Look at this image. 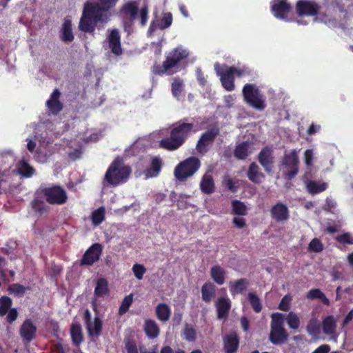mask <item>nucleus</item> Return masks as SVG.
<instances>
[{
	"label": "nucleus",
	"instance_id": "680f3d73",
	"mask_svg": "<svg viewBox=\"0 0 353 353\" xmlns=\"http://www.w3.org/2000/svg\"><path fill=\"white\" fill-rule=\"evenodd\" d=\"M305 163L307 166L312 164L313 161V151L312 150H306L304 153Z\"/></svg>",
	"mask_w": 353,
	"mask_h": 353
},
{
	"label": "nucleus",
	"instance_id": "bf43d9fd",
	"mask_svg": "<svg viewBox=\"0 0 353 353\" xmlns=\"http://www.w3.org/2000/svg\"><path fill=\"white\" fill-rule=\"evenodd\" d=\"M18 316L19 313L17 310L16 308H12L6 314V321L9 324H12V323L17 320Z\"/></svg>",
	"mask_w": 353,
	"mask_h": 353
},
{
	"label": "nucleus",
	"instance_id": "f257e3e1",
	"mask_svg": "<svg viewBox=\"0 0 353 353\" xmlns=\"http://www.w3.org/2000/svg\"><path fill=\"white\" fill-rule=\"evenodd\" d=\"M119 0H89L85 3L79 28L83 32L92 33L98 23H106L110 18L109 11Z\"/></svg>",
	"mask_w": 353,
	"mask_h": 353
},
{
	"label": "nucleus",
	"instance_id": "ea45409f",
	"mask_svg": "<svg viewBox=\"0 0 353 353\" xmlns=\"http://www.w3.org/2000/svg\"><path fill=\"white\" fill-rule=\"evenodd\" d=\"M31 207L34 212L39 214V215H42L43 213H46L48 211L49 207L46 205V203L39 199H34L31 201Z\"/></svg>",
	"mask_w": 353,
	"mask_h": 353
},
{
	"label": "nucleus",
	"instance_id": "4d7b16f0",
	"mask_svg": "<svg viewBox=\"0 0 353 353\" xmlns=\"http://www.w3.org/2000/svg\"><path fill=\"white\" fill-rule=\"evenodd\" d=\"M172 22V14L171 12H167L163 14L160 23L161 29H166L170 27Z\"/></svg>",
	"mask_w": 353,
	"mask_h": 353
},
{
	"label": "nucleus",
	"instance_id": "a19ab883",
	"mask_svg": "<svg viewBox=\"0 0 353 353\" xmlns=\"http://www.w3.org/2000/svg\"><path fill=\"white\" fill-rule=\"evenodd\" d=\"M34 169L27 162L22 161L18 168V172L23 178H30L34 173Z\"/></svg>",
	"mask_w": 353,
	"mask_h": 353
},
{
	"label": "nucleus",
	"instance_id": "338daca9",
	"mask_svg": "<svg viewBox=\"0 0 353 353\" xmlns=\"http://www.w3.org/2000/svg\"><path fill=\"white\" fill-rule=\"evenodd\" d=\"M330 350L329 345L323 344L318 347L312 353H328Z\"/></svg>",
	"mask_w": 353,
	"mask_h": 353
},
{
	"label": "nucleus",
	"instance_id": "ddd939ff",
	"mask_svg": "<svg viewBox=\"0 0 353 353\" xmlns=\"http://www.w3.org/2000/svg\"><path fill=\"white\" fill-rule=\"evenodd\" d=\"M276 315V314L272 315L273 321L269 338L272 343L279 345L283 343L287 339L288 335L283 327L282 321L281 319H275Z\"/></svg>",
	"mask_w": 353,
	"mask_h": 353
},
{
	"label": "nucleus",
	"instance_id": "58836bf2",
	"mask_svg": "<svg viewBox=\"0 0 353 353\" xmlns=\"http://www.w3.org/2000/svg\"><path fill=\"white\" fill-rule=\"evenodd\" d=\"M323 331L326 334H332L336 330V321L333 316L325 317L322 323Z\"/></svg>",
	"mask_w": 353,
	"mask_h": 353
},
{
	"label": "nucleus",
	"instance_id": "f03ea898",
	"mask_svg": "<svg viewBox=\"0 0 353 353\" xmlns=\"http://www.w3.org/2000/svg\"><path fill=\"white\" fill-rule=\"evenodd\" d=\"M188 119H183L173 125L170 130V136L163 138L159 141L160 148L168 151H174L181 147L194 132V125L188 123Z\"/></svg>",
	"mask_w": 353,
	"mask_h": 353
},
{
	"label": "nucleus",
	"instance_id": "6e6552de",
	"mask_svg": "<svg viewBox=\"0 0 353 353\" xmlns=\"http://www.w3.org/2000/svg\"><path fill=\"white\" fill-rule=\"evenodd\" d=\"M201 167L200 160L190 157L180 162L174 169V176L179 181H184L192 176Z\"/></svg>",
	"mask_w": 353,
	"mask_h": 353
},
{
	"label": "nucleus",
	"instance_id": "864d4df0",
	"mask_svg": "<svg viewBox=\"0 0 353 353\" xmlns=\"http://www.w3.org/2000/svg\"><path fill=\"white\" fill-rule=\"evenodd\" d=\"M124 343L127 353H139L137 343L133 339H125Z\"/></svg>",
	"mask_w": 353,
	"mask_h": 353
},
{
	"label": "nucleus",
	"instance_id": "a211bd4d",
	"mask_svg": "<svg viewBox=\"0 0 353 353\" xmlns=\"http://www.w3.org/2000/svg\"><path fill=\"white\" fill-rule=\"evenodd\" d=\"M217 318L227 319L231 308V301L228 297L221 296L215 302Z\"/></svg>",
	"mask_w": 353,
	"mask_h": 353
},
{
	"label": "nucleus",
	"instance_id": "603ef678",
	"mask_svg": "<svg viewBox=\"0 0 353 353\" xmlns=\"http://www.w3.org/2000/svg\"><path fill=\"white\" fill-rule=\"evenodd\" d=\"M338 243L344 245H353V236L350 232H345L336 237Z\"/></svg>",
	"mask_w": 353,
	"mask_h": 353
},
{
	"label": "nucleus",
	"instance_id": "49530a36",
	"mask_svg": "<svg viewBox=\"0 0 353 353\" xmlns=\"http://www.w3.org/2000/svg\"><path fill=\"white\" fill-rule=\"evenodd\" d=\"M183 334L184 336V339L188 341L193 342L196 340V330L190 324L185 323L183 330Z\"/></svg>",
	"mask_w": 353,
	"mask_h": 353
},
{
	"label": "nucleus",
	"instance_id": "1a4fd4ad",
	"mask_svg": "<svg viewBox=\"0 0 353 353\" xmlns=\"http://www.w3.org/2000/svg\"><path fill=\"white\" fill-rule=\"evenodd\" d=\"M243 95L245 101L256 110L265 109V99L254 84L246 83L243 88Z\"/></svg>",
	"mask_w": 353,
	"mask_h": 353
},
{
	"label": "nucleus",
	"instance_id": "9b49d317",
	"mask_svg": "<svg viewBox=\"0 0 353 353\" xmlns=\"http://www.w3.org/2000/svg\"><path fill=\"white\" fill-rule=\"evenodd\" d=\"M219 134V128L213 126L203 132L196 145V151L200 154H205L208 151V147L214 141Z\"/></svg>",
	"mask_w": 353,
	"mask_h": 353
},
{
	"label": "nucleus",
	"instance_id": "f704fd0d",
	"mask_svg": "<svg viewBox=\"0 0 353 353\" xmlns=\"http://www.w3.org/2000/svg\"><path fill=\"white\" fill-rule=\"evenodd\" d=\"M250 144L248 141H243L238 144L234 149V155L239 160H245L248 156Z\"/></svg>",
	"mask_w": 353,
	"mask_h": 353
},
{
	"label": "nucleus",
	"instance_id": "e2e57ef3",
	"mask_svg": "<svg viewBox=\"0 0 353 353\" xmlns=\"http://www.w3.org/2000/svg\"><path fill=\"white\" fill-rule=\"evenodd\" d=\"M235 100L234 94H228L224 97L225 106L228 108H230L233 106Z\"/></svg>",
	"mask_w": 353,
	"mask_h": 353
},
{
	"label": "nucleus",
	"instance_id": "412c9836",
	"mask_svg": "<svg viewBox=\"0 0 353 353\" xmlns=\"http://www.w3.org/2000/svg\"><path fill=\"white\" fill-rule=\"evenodd\" d=\"M61 92L56 88L50 95V99L46 101V105L53 114H57L63 109V104L59 101Z\"/></svg>",
	"mask_w": 353,
	"mask_h": 353
},
{
	"label": "nucleus",
	"instance_id": "09e8293b",
	"mask_svg": "<svg viewBox=\"0 0 353 353\" xmlns=\"http://www.w3.org/2000/svg\"><path fill=\"white\" fill-rule=\"evenodd\" d=\"M8 290L10 294H13L19 296H23L26 292V288L19 283L10 285Z\"/></svg>",
	"mask_w": 353,
	"mask_h": 353
},
{
	"label": "nucleus",
	"instance_id": "a18cd8bd",
	"mask_svg": "<svg viewBox=\"0 0 353 353\" xmlns=\"http://www.w3.org/2000/svg\"><path fill=\"white\" fill-rule=\"evenodd\" d=\"M105 208L100 207L92 213L91 220L94 225H99L105 219Z\"/></svg>",
	"mask_w": 353,
	"mask_h": 353
},
{
	"label": "nucleus",
	"instance_id": "b1692460",
	"mask_svg": "<svg viewBox=\"0 0 353 353\" xmlns=\"http://www.w3.org/2000/svg\"><path fill=\"white\" fill-rule=\"evenodd\" d=\"M143 331L150 339H154L160 334V327L157 323L151 319L145 320Z\"/></svg>",
	"mask_w": 353,
	"mask_h": 353
},
{
	"label": "nucleus",
	"instance_id": "f8f14e48",
	"mask_svg": "<svg viewBox=\"0 0 353 353\" xmlns=\"http://www.w3.org/2000/svg\"><path fill=\"white\" fill-rule=\"evenodd\" d=\"M214 70L216 74L220 77V81L222 86L227 91H232L235 88L234 77L232 74L228 66L226 65H221L219 63L214 64Z\"/></svg>",
	"mask_w": 353,
	"mask_h": 353
},
{
	"label": "nucleus",
	"instance_id": "20e7f679",
	"mask_svg": "<svg viewBox=\"0 0 353 353\" xmlns=\"http://www.w3.org/2000/svg\"><path fill=\"white\" fill-rule=\"evenodd\" d=\"M188 55V52L181 48H174L166 55L162 65H154L152 67V72L159 76L164 74H172L176 72L173 69L178 68L181 61L185 59Z\"/></svg>",
	"mask_w": 353,
	"mask_h": 353
},
{
	"label": "nucleus",
	"instance_id": "e433bc0d",
	"mask_svg": "<svg viewBox=\"0 0 353 353\" xmlns=\"http://www.w3.org/2000/svg\"><path fill=\"white\" fill-rule=\"evenodd\" d=\"M306 297L308 299L314 300L319 299L325 305H330V300L326 297L325 294L321 292L318 288H314L310 290L307 293Z\"/></svg>",
	"mask_w": 353,
	"mask_h": 353
},
{
	"label": "nucleus",
	"instance_id": "5fc2aeb1",
	"mask_svg": "<svg viewBox=\"0 0 353 353\" xmlns=\"http://www.w3.org/2000/svg\"><path fill=\"white\" fill-rule=\"evenodd\" d=\"M307 330L310 334L317 336L320 334V326L315 320L312 319L307 326Z\"/></svg>",
	"mask_w": 353,
	"mask_h": 353
},
{
	"label": "nucleus",
	"instance_id": "c85d7f7f",
	"mask_svg": "<svg viewBox=\"0 0 353 353\" xmlns=\"http://www.w3.org/2000/svg\"><path fill=\"white\" fill-rule=\"evenodd\" d=\"M70 336L73 345L79 346L83 341V336L81 326L78 323H72L70 327Z\"/></svg>",
	"mask_w": 353,
	"mask_h": 353
},
{
	"label": "nucleus",
	"instance_id": "72a5a7b5",
	"mask_svg": "<svg viewBox=\"0 0 353 353\" xmlns=\"http://www.w3.org/2000/svg\"><path fill=\"white\" fill-rule=\"evenodd\" d=\"M201 190L207 194H212L214 191V183L211 175H204L200 183Z\"/></svg>",
	"mask_w": 353,
	"mask_h": 353
},
{
	"label": "nucleus",
	"instance_id": "423d86ee",
	"mask_svg": "<svg viewBox=\"0 0 353 353\" xmlns=\"http://www.w3.org/2000/svg\"><path fill=\"white\" fill-rule=\"evenodd\" d=\"M299 160L296 150L285 152L280 161V168L283 171V176L287 181H291L299 172Z\"/></svg>",
	"mask_w": 353,
	"mask_h": 353
},
{
	"label": "nucleus",
	"instance_id": "37998d69",
	"mask_svg": "<svg viewBox=\"0 0 353 353\" xmlns=\"http://www.w3.org/2000/svg\"><path fill=\"white\" fill-rule=\"evenodd\" d=\"M232 213L238 216H245L248 214L247 207L243 202L239 200L232 201Z\"/></svg>",
	"mask_w": 353,
	"mask_h": 353
},
{
	"label": "nucleus",
	"instance_id": "cd10ccee",
	"mask_svg": "<svg viewBox=\"0 0 353 353\" xmlns=\"http://www.w3.org/2000/svg\"><path fill=\"white\" fill-rule=\"evenodd\" d=\"M170 307L163 303H159L155 307V315L157 319L161 322H166L170 319L171 315Z\"/></svg>",
	"mask_w": 353,
	"mask_h": 353
},
{
	"label": "nucleus",
	"instance_id": "39448f33",
	"mask_svg": "<svg viewBox=\"0 0 353 353\" xmlns=\"http://www.w3.org/2000/svg\"><path fill=\"white\" fill-rule=\"evenodd\" d=\"M132 170L129 165H125L120 157H117L109 165L105 180L112 186H117L127 181Z\"/></svg>",
	"mask_w": 353,
	"mask_h": 353
},
{
	"label": "nucleus",
	"instance_id": "473e14b6",
	"mask_svg": "<svg viewBox=\"0 0 353 353\" xmlns=\"http://www.w3.org/2000/svg\"><path fill=\"white\" fill-rule=\"evenodd\" d=\"M185 84L183 79L180 77H174L171 84V92L172 96L177 99H179L183 92Z\"/></svg>",
	"mask_w": 353,
	"mask_h": 353
},
{
	"label": "nucleus",
	"instance_id": "4468645a",
	"mask_svg": "<svg viewBox=\"0 0 353 353\" xmlns=\"http://www.w3.org/2000/svg\"><path fill=\"white\" fill-rule=\"evenodd\" d=\"M103 246L99 243H93L83 254L81 261V265H92L98 261L102 254Z\"/></svg>",
	"mask_w": 353,
	"mask_h": 353
},
{
	"label": "nucleus",
	"instance_id": "aec40b11",
	"mask_svg": "<svg viewBox=\"0 0 353 353\" xmlns=\"http://www.w3.org/2000/svg\"><path fill=\"white\" fill-rule=\"evenodd\" d=\"M270 214L272 218L277 222L287 221L290 217L289 210L287 205L281 202L272 207Z\"/></svg>",
	"mask_w": 353,
	"mask_h": 353
},
{
	"label": "nucleus",
	"instance_id": "4c0bfd02",
	"mask_svg": "<svg viewBox=\"0 0 353 353\" xmlns=\"http://www.w3.org/2000/svg\"><path fill=\"white\" fill-rule=\"evenodd\" d=\"M248 284L249 281L246 279H238L234 283H230V291L232 294L242 293Z\"/></svg>",
	"mask_w": 353,
	"mask_h": 353
},
{
	"label": "nucleus",
	"instance_id": "0eeeda50",
	"mask_svg": "<svg viewBox=\"0 0 353 353\" xmlns=\"http://www.w3.org/2000/svg\"><path fill=\"white\" fill-rule=\"evenodd\" d=\"M39 192L46 203L50 205L65 204L68 199L65 190L59 185L40 188Z\"/></svg>",
	"mask_w": 353,
	"mask_h": 353
},
{
	"label": "nucleus",
	"instance_id": "2eb2a0df",
	"mask_svg": "<svg viewBox=\"0 0 353 353\" xmlns=\"http://www.w3.org/2000/svg\"><path fill=\"white\" fill-rule=\"evenodd\" d=\"M257 160L266 173L270 174L272 172L274 157L273 150L271 148L268 146L263 148L257 156Z\"/></svg>",
	"mask_w": 353,
	"mask_h": 353
},
{
	"label": "nucleus",
	"instance_id": "774afa93",
	"mask_svg": "<svg viewBox=\"0 0 353 353\" xmlns=\"http://www.w3.org/2000/svg\"><path fill=\"white\" fill-rule=\"evenodd\" d=\"M230 71L232 72V74L234 76L236 75L239 77H241L244 75L245 72L243 70L239 69L234 66H230L229 67Z\"/></svg>",
	"mask_w": 353,
	"mask_h": 353
},
{
	"label": "nucleus",
	"instance_id": "6ab92c4d",
	"mask_svg": "<svg viewBox=\"0 0 353 353\" xmlns=\"http://www.w3.org/2000/svg\"><path fill=\"white\" fill-rule=\"evenodd\" d=\"M94 300L92 301L94 307H96V301L97 299H104L110 295L108 282L104 278H99L96 282L94 290Z\"/></svg>",
	"mask_w": 353,
	"mask_h": 353
},
{
	"label": "nucleus",
	"instance_id": "7ed1b4c3",
	"mask_svg": "<svg viewBox=\"0 0 353 353\" xmlns=\"http://www.w3.org/2000/svg\"><path fill=\"white\" fill-rule=\"evenodd\" d=\"M139 1L130 0L119 8V15L123 19L124 25L131 26L136 19L139 20L141 26H145L148 20L149 9L147 5L139 8Z\"/></svg>",
	"mask_w": 353,
	"mask_h": 353
},
{
	"label": "nucleus",
	"instance_id": "6e6d98bb",
	"mask_svg": "<svg viewBox=\"0 0 353 353\" xmlns=\"http://www.w3.org/2000/svg\"><path fill=\"white\" fill-rule=\"evenodd\" d=\"M291 301H292V297L290 295H289V294L285 295L282 298V299L279 305V309L280 310H282L284 312H288L290 308Z\"/></svg>",
	"mask_w": 353,
	"mask_h": 353
},
{
	"label": "nucleus",
	"instance_id": "0e129e2a",
	"mask_svg": "<svg viewBox=\"0 0 353 353\" xmlns=\"http://www.w3.org/2000/svg\"><path fill=\"white\" fill-rule=\"evenodd\" d=\"M225 186L232 192H236L238 189V186L235 185V183L230 178L225 181Z\"/></svg>",
	"mask_w": 353,
	"mask_h": 353
},
{
	"label": "nucleus",
	"instance_id": "69168bd1",
	"mask_svg": "<svg viewBox=\"0 0 353 353\" xmlns=\"http://www.w3.org/2000/svg\"><path fill=\"white\" fill-rule=\"evenodd\" d=\"M183 319V314L181 312H175L172 319L173 324L174 325H179L181 323Z\"/></svg>",
	"mask_w": 353,
	"mask_h": 353
},
{
	"label": "nucleus",
	"instance_id": "13d9d810",
	"mask_svg": "<svg viewBox=\"0 0 353 353\" xmlns=\"http://www.w3.org/2000/svg\"><path fill=\"white\" fill-rule=\"evenodd\" d=\"M309 249L315 252H319L323 250V245L319 239L314 238L309 243Z\"/></svg>",
	"mask_w": 353,
	"mask_h": 353
},
{
	"label": "nucleus",
	"instance_id": "393cba45",
	"mask_svg": "<svg viewBox=\"0 0 353 353\" xmlns=\"http://www.w3.org/2000/svg\"><path fill=\"white\" fill-rule=\"evenodd\" d=\"M239 345V339L236 334H227L223 338V348L226 353H235Z\"/></svg>",
	"mask_w": 353,
	"mask_h": 353
},
{
	"label": "nucleus",
	"instance_id": "4be33fe9",
	"mask_svg": "<svg viewBox=\"0 0 353 353\" xmlns=\"http://www.w3.org/2000/svg\"><path fill=\"white\" fill-rule=\"evenodd\" d=\"M246 175L248 179L255 184H260L265 177L256 162L250 164Z\"/></svg>",
	"mask_w": 353,
	"mask_h": 353
},
{
	"label": "nucleus",
	"instance_id": "f3484780",
	"mask_svg": "<svg viewBox=\"0 0 353 353\" xmlns=\"http://www.w3.org/2000/svg\"><path fill=\"white\" fill-rule=\"evenodd\" d=\"M37 331V326L33 323L31 319H26L19 329V334L23 341L26 343L31 342L34 339Z\"/></svg>",
	"mask_w": 353,
	"mask_h": 353
},
{
	"label": "nucleus",
	"instance_id": "c03bdc74",
	"mask_svg": "<svg viewBox=\"0 0 353 353\" xmlns=\"http://www.w3.org/2000/svg\"><path fill=\"white\" fill-rule=\"evenodd\" d=\"M12 301L7 296H3L0 298V316H4L8 312L12 309Z\"/></svg>",
	"mask_w": 353,
	"mask_h": 353
},
{
	"label": "nucleus",
	"instance_id": "c756f323",
	"mask_svg": "<svg viewBox=\"0 0 353 353\" xmlns=\"http://www.w3.org/2000/svg\"><path fill=\"white\" fill-rule=\"evenodd\" d=\"M212 280L219 285H223L225 280V271L220 265H214L210 270Z\"/></svg>",
	"mask_w": 353,
	"mask_h": 353
},
{
	"label": "nucleus",
	"instance_id": "9d476101",
	"mask_svg": "<svg viewBox=\"0 0 353 353\" xmlns=\"http://www.w3.org/2000/svg\"><path fill=\"white\" fill-rule=\"evenodd\" d=\"M295 8L299 17H314L319 14L321 7L314 0H299Z\"/></svg>",
	"mask_w": 353,
	"mask_h": 353
},
{
	"label": "nucleus",
	"instance_id": "c9c22d12",
	"mask_svg": "<svg viewBox=\"0 0 353 353\" xmlns=\"http://www.w3.org/2000/svg\"><path fill=\"white\" fill-rule=\"evenodd\" d=\"M102 321L100 318L98 316L95 317L94 322H91L86 326L88 334L90 336H95L96 337L99 336L102 331Z\"/></svg>",
	"mask_w": 353,
	"mask_h": 353
},
{
	"label": "nucleus",
	"instance_id": "5701e85b",
	"mask_svg": "<svg viewBox=\"0 0 353 353\" xmlns=\"http://www.w3.org/2000/svg\"><path fill=\"white\" fill-rule=\"evenodd\" d=\"M108 42L109 48L113 54L116 55H121L122 54L121 37L117 29H114L111 31L108 37Z\"/></svg>",
	"mask_w": 353,
	"mask_h": 353
},
{
	"label": "nucleus",
	"instance_id": "3c124183",
	"mask_svg": "<svg viewBox=\"0 0 353 353\" xmlns=\"http://www.w3.org/2000/svg\"><path fill=\"white\" fill-rule=\"evenodd\" d=\"M132 270L134 276L138 280H141L143 277L144 274L146 272L147 270L143 265L135 263L133 265Z\"/></svg>",
	"mask_w": 353,
	"mask_h": 353
},
{
	"label": "nucleus",
	"instance_id": "2f4dec72",
	"mask_svg": "<svg viewBox=\"0 0 353 353\" xmlns=\"http://www.w3.org/2000/svg\"><path fill=\"white\" fill-rule=\"evenodd\" d=\"M61 40L65 43H70L74 40L72 23L70 19L64 20L61 29Z\"/></svg>",
	"mask_w": 353,
	"mask_h": 353
},
{
	"label": "nucleus",
	"instance_id": "052dcab7",
	"mask_svg": "<svg viewBox=\"0 0 353 353\" xmlns=\"http://www.w3.org/2000/svg\"><path fill=\"white\" fill-rule=\"evenodd\" d=\"M232 223L234 226L239 229L243 228L246 225L245 219L243 217H234L232 219Z\"/></svg>",
	"mask_w": 353,
	"mask_h": 353
},
{
	"label": "nucleus",
	"instance_id": "dca6fc26",
	"mask_svg": "<svg viewBox=\"0 0 353 353\" xmlns=\"http://www.w3.org/2000/svg\"><path fill=\"white\" fill-rule=\"evenodd\" d=\"M292 10V7L288 0H272L271 3V11L277 19H287Z\"/></svg>",
	"mask_w": 353,
	"mask_h": 353
},
{
	"label": "nucleus",
	"instance_id": "a878e982",
	"mask_svg": "<svg viewBox=\"0 0 353 353\" xmlns=\"http://www.w3.org/2000/svg\"><path fill=\"white\" fill-rule=\"evenodd\" d=\"M201 297L205 303H210L216 294V286L212 282H205L201 287Z\"/></svg>",
	"mask_w": 353,
	"mask_h": 353
},
{
	"label": "nucleus",
	"instance_id": "79ce46f5",
	"mask_svg": "<svg viewBox=\"0 0 353 353\" xmlns=\"http://www.w3.org/2000/svg\"><path fill=\"white\" fill-rule=\"evenodd\" d=\"M248 301L256 313H259L262 310V303L259 297L254 292H249L248 294Z\"/></svg>",
	"mask_w": 353,
	"mask_h": 353
},
{
	"label": "nucleus",
	"instance_id": "7c9ffc66",
	"mask_svg": "<svg viewBox=\"0 0 353 353\" xmlns=\"http://www.w3.org/2000/svg\"><path fill=\"white\" fill-rule=\"evenodd\" d=\"M306 188L310 194L314 195L325 191L327 188V183L310 180L307 182Z\"/></svg>",
	"mask_w": 353,
	"mask_h": 353
},
{
	"label": "nucleus",
	"instance_id": "de8ad7c7",
	"mask_svg": "<svg viewBox=\"0 0 353 353\" xmlns=\"http://www.w3.org/2000/svg\"><path fill=\"white\" fill-rule=\"evenodd\" d=\"M133 302V294H130L125 296L123 299L119 309V314L123 315L125 314L128 310Z\"/></svg>",
	"mask_w": 353,
	"mask_h": 353
},
{
	"label": "nucleus",
	"instance_id": "bb28decb",
	"mask_svg": "<svg viewBox=\"0 0 353 353\" xmlns=\"http://www.w3.org/2000/svg\"><path fill=\"white\" fill-rule=\"evenodd\" d=\"M162 168V161L159 157H154L152 159L151 163L148 168L144 174L146 178H153L159 175Z\"/></svg>",
	"mask_w": 353,
	"mask_h": 353
},
{
	"label": "nucleus",
	"instance_id": "8fccbe9b",
	"mask_svg": "<svg viewBox=\"0 0 353 353\" xmlns=\"http://www.w3.org/2000/svg\"><path fill=\"white\" fill-rule=\"evenodd\" d=\"M287 322L289 327L293 330L298 329L300 325V321L299 317L296 314H294L292 312L288 314L287 317Z\"/></svg>",
	"mask_w": 353,
	"mask_h": 353
}]
</instances>
